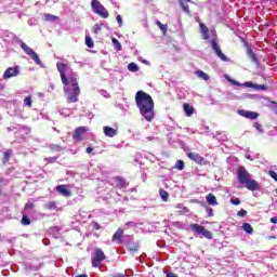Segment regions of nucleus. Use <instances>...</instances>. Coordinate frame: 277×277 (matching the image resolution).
Wrapping results in <instances>:
<instances>
[{"instance_id":"nucleus-1","label":"nucleus","mask_w":277,"mask_h":277,"mask_svg":"<svg viewBox=\"0 0 277 277\" xmlns=\"http://www.w3.org/2000/svg\"><path fill=\"white\" fill-rule=\"evenodd\" d=\"M135 103L141 116H143L147 122L155 119V101H153L150 94L144 91H137L135 94Z\"/></svg>"},{"instance_id":"nucleus-2","label":"nucleus","mask_w":277,"mask_h":277,"mask_svg":"<svg viewBox=\"0 0 277 277\" xmlns=\"http://www.w3.org/2000/svg\"><path fill=\"white\" fill-rule=\"evenodd\" d=\"M69 83L72 85V92L67 94V103H77L79 94H81L79 82H77V78H70Z\"/></svg>"},{"instance_id":"nucleus-3","label":"nucleus","mask_w":277,"mask_h":277,"mask_svg":"<svg viewBox=\"0 0 277 277\" xmlns=\"http://www.w3.org/2000/svg\"><path fill=\"white\" fill-rule=\"evenodd\" d=\"M91 8L94 14H97L101 18H109V11L98 0H92Z\"/></svg>"},{"instance_id":"nucleus-4","label":"nucleus","mask_w":277,"mask_h":277,"mask_svg":"<svg viewBox=\"0 0 277 277\" xmlns=\"http://www.w3.org/2000/svg\"><path fill=\"white\" fill-rule=\"evenodd\" d=\"M56 68L61 75L62 83L65 85L64 92H65V94H68V85L70 82V80H68V78H66V70H68V65H66L64 63H57Z\"/></svg>"},{"instance_id":"nucleus-5","label":"nucleus","mask_w":277,"mask_h":277,"mask_svg":"<svg viewBox=\"0 0 277 277\" xmlns=\"http://www.w3.org/2000/svg\"><path fill=\"white\" fill-rule=\"evenodd\" d=\"M107 259V255H105V252L101 248L94 249L93 255H92V267H101V263Z\"/></svg>"},{"instance_id":"nucleus-6","label":"nucleus","mask_w":277,"mask_h":277,"mask_svg":"<svg viewBox=\"0 0 277 277\" xmlns=\"http://www.w3.org/2000/svg\"><path fill=\"white\" fill-rule=\"evenodd\" d=\"M21 49L24 51V53H26V55H29V57H31V60L35 61V64H37L38 66L42 64V61H40V56H38V53H36L34 49L29 48L27 43L22 41Z\"/></svg>"},{"instance_id":"nucleus-7","label":"nucleus","mask_w":277,"mask_h":277,"mask_svg":"<svg viewBox=\"0 0 277 277\" xmlns=\"http://www.w3.org/2000/svg\"><path fill=\"white\" fill-rule=\"evenodd\" d=\"M190 229L198 235H202L206 239H213V234L198 223L190 224Z\"/></svg>"},{"instance_id":"nucleus-8","label":"nucleus","mask_w":277,"mask_h":277,"mask_svg":"<svg viewBox=\"0 0 277 277\" xmlns=\"http://www.w3.org/2000/svg\"><path fill=\"white\" fill-rule=\"evenodd\" d=\"M237 179L240 185H246L247 181L250 180V173L245 167H239L237 170Z\"/></svg>"},{"instance_id":"nucleus-9","label":"nucleus","mask_w":277,"mask_h":277,"mask_svg":"<svg viewBox=\"0 0 277 277\" xmlns=\"http://www.w3.org/2000/svg\"><path fill=\"white\" fill-rule=\"evenodd\" d=\"M186 157H188L190 161H195V163H198V166H207V160L198 153H187Z\"/></svg>"},{"instance_id":"nucleus-10","label":"nucleus","mask_w":277,"mask_h":277,"mask_svg":"<svg viewBox=\"0 0 277 277\" xmlns=\"http://www.w3.org/2000/svg\"><path fill=\"white\" fill-rule=\"evenodd\" d=\"M211 48L213 49L215 55H217L220 60H222V62H228V57L222 53V48H220L215 39L211 40Z\"/></svg>"},{"instance_id":"nucleus-11","label":"nucleus","mask_w":277,"mask_h":277,"mask_svg":"<svg viewBox=\"0 0 277 277\" xmlns=\"http://www.w3.org/2000/svg\"><path fill=\"white\" fill-rule=\"evenodd\" d=\"M87 132H88V128L85 127L76 128L72 133V140L75 142H81V137H83V135H85Z\"/></svg>"},{"instance_id":"nucleus-12","label":"nucleus","mask_w":277,"mask_h":277,"mask_svg":"<svg viewBox=\"0 0 277 277\" xmlns=\"http://www.w3.org/2000/svg\"><path fill=\"white\" fill-rule=\"evenodd\" d=\"M18 72H21L18 66L9 67L3 74V79H12V77H18Z\"/></svg>"},{"instance_id":"nucleus-13","label":"nucleus","mask_w":277,"mask_h":277,"mask_svg":"<svg viewBox=\"0 0 277 277\" xmlns=\"http://www.w3.org/2000/svg\"><path fill=\"white\" fill-rule=\"evenodd\" d=\"M239 116H242V118H247L248 120H256L259 118V113L256 111H250L246 109L238 110Z\"/></svg>"},{"instance_id":"nucleus-14","label":"nucleus","mask_w":277,"mask_h":277,"mask_svg":"<svg viewBox=\"0 0 277 277\" xmlns=\"http://www.w3.org/2000/svg\"><path fill=\"white\" fill-rule=\"evenodd\" d=\"M245 88H252L253 90H258L261 92H267V90H269V88L265 84H255L253 82H245L243 83Z\"/></svg>"},{"instance_id":"nucleus-15","label":"nucleus","mask_w":277,"mask_h":277,"mask_svg":"<svg viewBox=\"0 0 277 277\" xmlns=\"http://www.w3.org/2000/svg\"><path fill=\"white\" fill-rule=\"evenodd\" d=\"M246 188L249 189V192H259V182L256 180H249L246 182Z\"/></svg>"},{"instance_id":"nucleus-16","label":"nucleus","mask_w":277,"mask_h":277,"mask_svg":"<svg viewBox=\"0 0 277 277\" xmlns=\"http://www.w3.org/2000/svg\"><path fill=\"white\" fill-rule=\"evenodd\" d=\"M127 250L129 252H140V241L129 240L127 243Z\"/></svg>"},{"instance_id":"nucleus-17","label":"nucleus","mask_w":277,"mask_h":277,"mask_svg":"<svg viewBox=\"0 0 277 277\" xmlns=\"http://www.w3.org/2000/svg\"><path fill=\"white\" fill-rule=\"evenodd\" d=\"M114 181L118 189H127V187H129V183H127V181L121 176H115Z\"/></svg>"},{"instance_id":"nucleus-18","label":"nucleus","mask_w":277,"mask_h":277,"mask_svg":"<svg viewBox=\"0 0 277 277\" xmlns=\"http://www.w3.org/2000/svg\"><path fill=\"white\" fill-rule=\"evenodd\" d=\"M56 192H58V194H62V196H65V198H70V196H72V193L68 189V186L66 185L56 186Z\"/></svg>"},{"instance_id":"nucleus-19","label":"nucleus","mask_w":277,"mask_h":277,"mask_svg":"<svg viewBox=\"0 0 277 277\" xmlns=\"http://www.w3.org/2000/svg\"><path fill=\"white\" fill-rule=\"evenodd\" d=\"M104 134L106 135V137H116V135H118V130L106 126L103 128Z\"/></svg>"},{"instance_id":"nucleus-20","label":"nucleus","mask_w":277,"mask_h":277,"mask_svg":"<svg viewBox=\"0 0 277 277\" xmlns=\"http://www.w3.org/2000/svg\"><path fill=\"white\" fill-rule=\"evenodd\" d=\"M122 235H124V229L118 228L113 235V241H118V243H122Z\"/></svg>"},{"instance_id":"nucleus-21","label":"nucleus","mask_w":277,"mask_h":277,"mask_svg":"<svg viewBox=\"0 0 277 277\" xmlns=\"http://www.w3.org/2000/svg\"><path fill=\"white\" fill-rule=\"evenodd\" d=\"M183 109H184V114L189 118L192 116H194V113L196 111V109L194 108V106L185 103L183 105Z\"/></svg>"},{"instance_id":"nucleus-22","label":"nucleus","mask_w":277,"mask_h":277,"mask_svg":"<svg viewBox=\"0 0 277 277\" xmlns=\"http://www.w3.org/2000/svg\"><path fill=\"white\" fill-rule=\"evenodd\" d=\"M206 200L208 202V205H211V207H217V198L215 197V195L213 194H208L206 196Z\"/></svg>"},{"instance_id":"nucleus-23","label":"nucleus","mask_w":277,"mask_h":277,"mask_svg":"<svg viewBox=\"0 0 277 277\" xmlns=\"http://www.w3.org/2000/svg\"><path fill=\"white\" fill-rule=\"evenodd\" d=\"M12 155H14V151L12 149H6L3 153L2 163H8V161H10V159L12 158Z\"/></svg>"},{"instance_id":"nucleus-24","label":"nucleus","mask_w":277,"mask_h":277,"mask_svg":"<svg viewBox=\"0 0 277 277\" xmlns=\"http://www.w3.org/2000/svg\"><path fill=\"white\" fill-rule=\"evenodd\" d=\"M199 27L201 29V34L203 36V40H209V28L207 27V25L200 23Z\"/></svg>"},{"instance_id":"nucleus-25","label":"nucleus","mask_w":277,"mask_h":277,"mask_svg":"<svg viewBox=\"0 0 277 277\" xmlns=\"http://www.w3.org/2000/svg\"><path fill=\"white\" fill-rule=\"evenodd\" d=\"M159 196L163 202H168V198H170V194L163 188L159 189Z\"/></svg>"},{"instance_id":"nucleus-26","label":"nucleus","mask_w":277,"mask_h":277,"mask_svg":"<svg viewBox=\"0 0 277 277\" xmlns=\"http://www.w3.org/2000/svg\"><path fill=\"white\" fill-rule=\"evenodd\" d=\"M57 16L53 15V14H50V13H45L43 15V21L48 22V23H53L55 21H57Z\"/></svg>"},{"instance_id":"nucleus-27","label":"nucleus","mask_w":277,"mask_h":277,"mask_svg":"<svg viewBox=\"0 0 277 277\" xmlns=\"http://www.w3.org/2000/svg\"><path fill=\"white\" fill-rule=\"evenodd\" d=\"M242 230H245V233H248V235H252L254 233V228L252 227V225H250V223H243Z\"/></svg>"},{"instance_id":"nucleus-28","label":"nucleus","mask_w":277,"mask_h":277,"mask_svg":"<svg viewBox=\"0 0 277 277\" xmlns=\"http://www.w3.org/2000/svg\"><path fill=\"white\" fill-rule=\"evenodd\" d=\"M197 77H199V79H202L203 81H209V75L202 70H197L196 71Z\"/></svg>"},{"instance_id":"nucleus-29","label":"nucleus","mask_w":277,"mask_h":277,"mask_svg":"<svg viewBox=\"0 0 277 277\" xmlns=\"http://www.w3.org/2000/svg\"><path fill=\"white\" fill-rule=\"evenodd\" d=\"M180 3V8H182L183 12H185L186 14H189V5L187 3H185L184 0H179Z\"/></svg>"},{"instance_id":"nucleus-30","label":"nucleus","mask_w":277,"mask_h":277,"mask_svg":"<svg viewBox=\"0 0 277 277\" xmlns=\"http://www.w3.org/2000/svg\"><path fill=\"white\" fill-rule=\"evenodd\" d=\"M157 27L162 31V34H168V25L162 24L160 21H156Z\"/></svg>"},{"instance_id":"nucleus-31","label":"nucleus","mask_w":277,"mask_h":277,"mask_svg":"<svg viewBox=\"0 0 277 277\" xmlns=\"http://www.w3.org/2000/svg\"><path fill=\"white\" fill-rule=\"evenodd\" d=\"M85 44L89 49H94V40H92V37L85 36Z\"/></svg>"},{"instance_id":"nucleus-32","label":"nucleus","mask_w":277,"mask_h":277,"mask_svg":"<svg viewBox=\"0 0 277 277\" xmlns=\"http://www.w3.org/2000/svg\"><path fill=\"white\" fill-rule=\"evenodd\" d=\"M249 57L252 60V62H259V58L256 57V54H254V51L251 50V48L247 49Z\"/></svg>"},{"instance_id":"nucleus-33","label":"nucleus","mask_w":277,"mask_h":277,"mask_svg":"<svg viewBox=\"0 0 277 277\" xmlns=\"http://www.w3.org/2000/svg\"><path fill=\"white\" fill-rule=\"evenodd\" d=\"M128 70H130V72H137L140 70V67H137V64L135 63H130L128 65Z\"/></svg>"},{"instance_id":"nucleus-34","label":"nucleus","mask_w":277,"mask_h":277,"mask_svg":"<svg viewBox=\"0 0 277 277\" xmlns=\"http://www.w3.org/2000/svg\"><path fill=\"white\" fill-rule=\"evenodd\" d=\"M113 44L116 51H122V44H120V41H118V39L113 38Z\"/></svg>"},{"instance_id":"nucleus-35","label":"nucleus","mask_w":277,"mask_h":277,"mask_svg":"<svg viewBox=\"0 0 277 277\" xmlns=\"http://www.w3.org/2000/svg\"><path fill=\"white\" fill-rule=\"evenodd\" d=\"M45 209L52 211V209H57V203L55 201H50L45 205Z\"/></svg>"},{"instance_id":"nucleus-36","label":"nucleus","mask_w":277,"mask_h":277,"mask_svg":"<svg viewBox=\"0 0 277 277\" xmlns=\"http://www.w3.org/2000/svg\"><path fill=\"white\" fill-rule=\"evenodd\" d=\"M101 29H103V23L94 24L92 31H93V34H98L101 31Z\"/></svg>"},{"instance_id":"nucleus-37","label":"nucleus","mask_w":277,"mask_h":277,"mask_svg":"<svg viewBox=\"0 0 277 277\" xmlns=\"http://www.w3.org/2000/svg\"><path fill=\"white\" fill-rule=\"evenodd\" d=\"M22 224L23 226H29V224H31V220H29L27 215H23Z\"/></svg>"},{"instance_id":"nucleus-38","label":"nucleus","mask_w":277,"mask_h":277,"mask_svg":"<svg viewBox=\"0 0 277 277\" xmlns=\"http://www.w3.org/2000/svg\"><path fill=\"white\" fill-rule=\"evenodd\" d=\"M185 168V162L183 160H177L175 164L176 170H183Z\"/></svg>"},{"instance_id":"nucleus-39","label":"nucleus","mask_w":277,"mask_h":277,"mask_svg":"<svg viewBox=\"0 0 277 277\" xmlns=\"http://www.w3.org/2000/svg\"><path fill=\"white\" fill-rule=\"evenodd\" d=\"M31 103H34V101H31V96H26L24 98V104L27 106V107H31Z\"/></svg>"},{"instance_id":"nucleus-40","label":"nucleus","mask_w":277,"mask_h":277,"mask_svg":"<svg viewBox=\"0 0 277 277\" xmlns=\"http://www.w3.org/2000/svg\"><path fill=\"white\" fill-rule=\"evenodd\" d=\"M238 217H246L248 215V211L241 209L237 212Z\"/></svg>"},{"instance_id":"nucleus-41","label":"nucleus","mask_w":277,"mask_h":277,"mask_svg":"<svg viewBox=\"0 0 277 277\" xmlns=\"http://www.w3.org/2000/svg\"><path fill=\"white\" fill-rule=\"evenodd\" d=\"M24 209L25 211H31V209H34V203L31 201H27Z\"/></svg>"},{"instance_id":"nucleus-42","label":"nucleus","mask_w":277,"mask_h":277,"mask_svg":"<svg viewBox=\"0 0 277 277\" xmlns=\"http://www.w3.org/2000/svg\"><path fill=\"white\" fill-rule=\"evenodd\" d=\"M268 176L277 183V173L275 171H268Z\"/></svg>"},{"instance_id":"nucleus-43","label":"nucleus","mask_w":277,"mask_h":277,"mask_svg":"<svg viewBox=\"0 0 277 277\" xmlns=\"http://www.w3.org/2000/svg\"><path fill=\"white\" fill-rule=\"evenodd\" d=\"M230 202L237 207V205H241V199H239V198H232Z\"/></svg>"},{"instance_id":"nucleus-44","label":"nucleus","mask_w":277,"mask_h":277,"mask_svg":"<svg viewBox=\"0 0 277 277\" xmlns=\"http://www.w3.org/2000/svg\"><path fill=\"white\" fill-rule=\"evenodd\" d=\"M92 227L94 228V230H101V224H98L97 222H93Z\"/></svg>"},{"instance_id":"nucleus-45","label":"nucleus","mask_w":277,"mask_h":277,"mask_svg":"<svg viewBox=\"0 0 277 277\" xmlns=\"http://www.w3.org/2000/svg\"><path fill=\"white\" fill-rule=\"evenodd\" d=\"M253 127H254V129H256L258 131H261V129H263V126H261V123H259V122H255V123L253 124Z\"/></svg>"},{"instance_id":"nucleus-46","label":"nucleus","mask_w":277,"mask_h":277,"mask_svg":"<svg viewBox=\"0 0 277 277\" xmlns=\"http://www.w3.org/2000/svg\"><path fill=\"white\" fill-rule=\"evenodd\" d=\"M207 213L209 217H213V209L212 208H207Z\"/></svg>"},{"instance_id":"nucleus-47","label":"nucleus","mask_w":277,"mask_h":277,"mask_svg":"<svg viewBox=\"0 0 277 277\" xmlns=\"http://www.w3.org/2000/svg\"><path fill=\"white\" fill-rule=\"evenodd\" d=\"M166 276H167V277H179V275H176V274H174V273H172V272H167V273H166Z\"/></svg>"},{"instance_id":"nucleus-48","label":"nucleus","mask_w":277,"mask_h":277,"mask_svg":"<svg viewBox=\"0 0 277 277\" xmlns=\"http://www.w3.org/2000/svg\"><path fill=\"white\" fill-rule=\"evenodd\" d=\"M116 21H117V23H118L119 25H122V16L117 15V16H116Z\"/></svg>"},{"instance_id":"nucleus-49","label":"nucleus","mask_w":277,"mask_h":277,"mask_svg":"<svg viewBox=\"0 0 277 277\" xmlns=\"http://www.w3.org/2000/svg\"><path fill=\"white\" fill-rule=\"evenodd\" d=\"M51 150H58L60 151V146L58 145H51Z\"/></svg>"},{"instance_id":"nucleus-50","label":"nucleus","mask_w":277,"mask_h":277,"mask_svg":"<svg viewBox=\"0 0 277 277\" xmlns=\"http://www.w3.org/2000/svg\"><path fill=\"white\" fill-rule=\"evenodd\" d=\"M271 223L272 224H277V216L271 217Z\"/></svg>"},{"instance_id":"nucleus-51","label":"nucleus","mask_w":277,"mask_h":277,"mask_svg":"<svg viewBox=\"0 0 277 277\" xmlns=\"http://www.w3.org/2000/svg\"><path fill=\"white\" fill-rule=\"evenodd\" d=\"M113 277H128V276L124 275V274H116V275H114Z\"/></svg>"},{"instance_id":"nucleus-52","label":"nucleus","mask_w":277,"mask_h":277,"mask_svg":"<svg viewBox=\"0 0 277 277\" xmlns=\"http://www.w3.org/2000/svg\"><path fill=\"white\" fill-rule=\"evenodd\" d=\"M146 140H147L148 142H153V140H155V137H154V136H147Z\"/></svg>"},{"instance_id":"nucleus-53","label":"nucleus","mask_w":277,"mask_h":277,"mask_svg":"<svg viewBox=\"0 0 277 277\" xmlns=\"http://www.w3.org/2000/svg\"><path fill=\"white\" fill-rule=\"evenodd\" d=\"M92 150H94L92 147H88L87 148V153L90 155V153H92Z\"/></svg>"},{"instance_id":"nucleus-54","label":"nucleus","mask_w":277,"mask_h":277,"mask_svg":"<svg viewBox=\"0 0 277 277\" xmlns=\"http://www.w3.org/2000/svg\"><path fill=\"white\" fill-rule=\"evenodd\" d=\"M50 161H57V157L50 158Z\"/></svg>"},{"instance_id":"nucleus-55","label":"nucleus","mask_w":277,"mask_h":277,"mask_svg":"<svg viewBox=\"0 0 277 277\" xmlns=\"http://www.w3.org/2000/svg\"><path fill=\"white\" fill-rule=\"evenodd\" d=\"M233 84H234V85H239V82L233 80Z\"/></svg>"},{"instance_id":"nucleus-56","label":"nucleus","mask_w":277,"mask_h":277,"mask_svg":"<svg viewBox=\"0 0 277 277\" xmlns=\"http://www.w3.org/2000/svg\"><path fill=\"white\" fill-rule=\"evenodd\" d=\"M76 277H88V275L82 274V275H78V276H76Z\"/></svg>"},{"instance_id":"nucleus-57","label":"nucleus","mask_w":277,"mask_h":277,"mask_svg":"<svg viewBox=\"0 0 277 277\" xmlns=\"http://www.w3.org/2000/svg\"><path fill=\"white\" fill-rule=\"evenodd\" d=\"M268 239H276V236H269Z\"/></svg>"},{"instance_id":"nucleus-58","label":"nucleus","mask_w":277,"mask_h":277,"mask_svg":"<svg viewBox=\"0 0 277 277\" xmlns=\"http://www.w3.org/2000/svg\"><path fill=\"white\" fill-rule=\"evenodd\" d=\"M186 1V3H189L192 0H185Z\"/></svg>"},{"instance_id":"nucleus-59","label":"nucleus","mask_w":277,"mask_h":277,"mask_svg":"<svg viewBox=\"0 0 277 277\" xmlns=\"http://www.w3.org/2000/svg\"><path fill=\"white\" fill-rule=\"evenodd\" d=\"M2 195H3V194L1 193V189H0V198H1Z\"/></svg>"}]
</instances>
